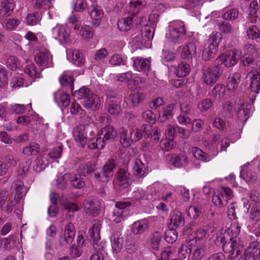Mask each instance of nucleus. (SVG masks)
Listing matches in <instances>:
<instances>
[{"label": "nucleus", "instance_id": "393cba45", "mask_svg": "<svg viewBox=\"0 0 260 260\" xmlns=\"http://www.w3.org/2000/svg\"><path fill=\"white\" fill-rule=\"evenodd\" d=\"M12 186L15 190V200L16 202H19L25 196L27 191V188L20 180L14 181Z\"/></svg>", "mask_w": 260, "mask_h": 260}, {"label": "nucleus", "instance_id": "a19ab883", "mask_svg": "<svg viewBox=\"0 0 260 260\" xmlns=\"http://www.w3.org/2000/svg\"><path fill=\"white\" fill-rule=\"evenodd\" d=\"M173 105H169L164 108L159 114L158 120L161 122H165L167 119L171 118L173 115Z\"/></svg>", "mask_w": 260, "mask_h": 260}, {"label": "nucleus", "instance_id": "f03ea898", "mask_svg": "<svg viewBox=\"0 0 260 260\" xmlns=\"http://www.w3.org/2000/svg\"><path fill=\"white\" fill-rule=\"evenodd\" d=\"M116 136L117 132L112 126H106L98 132L96 137L91 138L88 141V147L90 149H102L108 142L114 140Z\"/></svg>", "mask_w": 260, "mask_h": 260}, {"label": "nucleus", "instance_id": "c9c22d12", "mask_svg": "<svg viewBox=\"0 0 260 260\" xmlns=\"http://www.w3.org/2000/svg\"><path fill=\"white\" fill-rule=\"evenodd\" d=\"M241 75L239 73H235L228 79L226 87L228 90L233 91L237 89L240 82Z\"/></svg>", "mask_w": 260, "mask_h": 260}, {"label": "nucleus", "instance_id": "a878e982", "mask_svg": "<svg viewBox=\"0 0 260 260\" xmlns=\"http://www.w3.org/2000/svg\"><path fill=\"white\" fill-rule=\"evenodd\" d=\"M73 136L76 141L82 147H84L87 142L86 132L82 125H79L74 128Z\"/></svg>", "mask_w": 260, "mask_h": 260}, {"label": "nucleus", "instance_id": "c85d7f7f", "mask_svg": "<svg viewBox=\"0 0 260 260\" xmlns=\"http://www.w3.org/2000/svg\"><path fill=\"white\" fill-rule=\"evenodd\" d=\"M197 48L193 43H189L184 46L182 49L181 57L186 59H190L197 55Z\"/></svg>", "mask_w": 260, "mask_h": 260}, {"label": "nucleus", "instance_id": "f704fd0d", "mask_svg": "<svg viewBox=\"0 0 260 260\" xmlns=\"http://www.w3.org/2000/svg\"><path fill=\"white\" fill-rule=\"evenodd\" d=\"M218 49L214 47L212 45H209L205 43L202 53V58L203 60L207 61L212 58H214L216 55Z\"/></svg>", "mask_w": 260, "mask_h": 260}, {"label": "nucleus", "instance_id": "ea45409f", "mask_svg": "<svg viewBox=\"0 0 260 260\" xmlns=\"http://www.w3.org/2000/svg\"><path fill=\"white\" fill-rule=\"evenodd\" d=\"M212 202L216 207L221 208L226 206L228 202L227 197L222 192L215 194L213 196Z\"/></svg>", "mask_w": 260, "mask_h": 260}, {"label": "nucleus", "instance_id": "f3484780", "mask_svg": "<svg viewBox=\"0 0 260 260\" xmlns=\"http://www.w3.org/2000/svg\"><path fill=\"white\" fill-rule=\"evenodd\" d=\"M84 207L87 213L95 216L100 209L101 203L96 198H88L84 201Z\"/></svg>", "mask_w": 260, "mask_h": 260}, {"label": "nucleus", "instance_id": "e2e57ef3", "mask_svg": "<svg viewBox=\"0 0 260 260\" xmlns=\"http://www.w3.org/2000/svg\"><path fill=\"white\" fill-rule=\"evenodd\" d=\"M225 90V88L223 84H217L212 90V94L215 97L221 98L224 95Z\"/></svg>", "mask_w": 260, "mask_h": 260}, {"label": "nucleus", "instance_id": "6ab92c4d", "mask_svg": "<svg viewBox=\"0 0 260 260\" xmlns=\"http://www.w3.org/2000/svg\"><path fill=\"white\" fill-rule=\"evenodd\" d=\"M250 80V86L252 92L258 93L260 90V69L250 71L247 75Z\"/></svg>", "mask_w": 260, "mask_h": 260}, {"label": "nucleus", "instance_id": "f8f14e48", "mask_svg": "<svg viewBox=\"0 0 260 260\" xmlns=\"http://www.w3.org/2000/svg\"><path fill=\"white\" fill-rule=\"evenodd\" d=\"M117 166L115 159L111 158L108 159L103 167L102 171L100 172V177L101 180L99 181L106 182L113 176L114 169Z\"/></svg>", "mask_w": 260, "mask_h": 260}, {"label": "nucleus", "instance_id": "e433bc0d", "mask_svg": "<svg viewBox=\"0 0 260 260\" xmlns=\"http://www.w3.org/2000/svg\"><path fill=\"white\" fill-rule=\"evenodd\" d=\"M226 229L229 237L232 240L239 239L237 237L241 231V225L238 222H233L231 224L230 228Z\"/></svg>", "mask_w": 260, "mask_h": 260}, {"label": "nucleus", "instance_id": "4c0bfd02", "mask_svg": "<svg viewBox=\"0 0 260 260\" xmlns=\"http://www.w3.org/2000/svg\"><path fill=\"white\" fill-rule=\"evenodd\" d=\"M134 174L138 178H142L146 175L145 167L140 159H136L133 167Z\"/></svg>", "mask_w": 260, "mask_h": 260}, {"label": "nucleus", "instance_id": "c03bdc74", "mask_svg": "<svg viewBox=\"0 0 260 260\" xmlns=\"http://www.w3.org/2000/svg\"><path fill=\"white\" fill-rule=\"evenodd\" d=\"M190 71L189 65L185 62H182L178 66L176 70V74L178 77H183L187 76Z\"/></svg>", "mask_w": 260, "mask_h": 260}, {"label": "nucleus", "instance_id": "6e6552de", "mask_svg": "<svg viewBox=\"0 0 260 260\" xmlns=\"http://www.w3.org/2000/svg\"><path fill=\"white\" fill-rule=\"evenodd\" d=\"M131 205V203L125 201L118 202L113 210L112 218L116 223L123 221L128 215V212L126 208Z\"/></svg>", "mask_w": 260, "mask_h": 260}, {"label": "nucleus", "instance_id": "69168bd1", "mask_svg": "<svg viewBox=\"0 0 260 260\" xmlns=\"http://www.w3.org/2000/svg\"><path fill=\"white\" fill-rule=\"evenodd\" d=\"M205 254L206 250L205 247L202 246L198 247L193 252L192 260H201L205 256Z\"/></svg>", "mask_w": 260, "mask_h": 260}, {"label": "nucleus", "instance_id": "72a5a7b5", "mask_svg": "<svg viewBox=\"0 0 260 260\" xmlns=\"http://www.w3.org/2000/svg\"><path fill=\"white\" fill-rule=\"evenodd\" d=\"M120 142L124 147H128L133 143L131 129L128 131L124 127L119 129Z\"/></svg>", "mask_w": 260, "mask_h": 260}, {"label": "nucleus", "instance_id": "09e8293b", "mask_svg": "<svg viewBox=\"0 0 260 260\" xmlns=\"http://www.w3.org/2000/svg\"><path fill=\"white\" fill-rule=\"evenodd\" d=\"M202 212V207L201 205L191 206L187 210L188 216L190 218H197L201 214Z\"/></svg>", "mask_w": 260, "mask_h": 260}, {"label": "nucleus", "instance_id": "8fccbe9b", "mask_svg": "<svg viewBox=\"0 0 260 260\" xmlns=\"http://www.w3.org/2000/svg\"><path fill=\"white\" fill-rule=\"evenodd\" d=\"M72 61L77 66H82L84 62L82 53L78 50H74L72 53Z\"/></svg>", "mask_w": 260, "mask_h": 260}, {"label": "nucleus", "instance_id": "473e14b6", "mask_svg": "<svg viewBox=\"0 0 260 260\" xmlns=\"http://www.w3.org/2000/svg\"><path fill=\"white\" fill-rule=\"evenodd\" d=\"M151 129H152V126L150 124L143 125L142 126L141 129H131L132 142H137L139 141L143 136V131H144L146 135H150V133H147V131H150Z\"/></svg>", "mask_w": 260, "mask_h": 260}, {"label": "nucleus", "instance_id": "a211bd4d", "mask_svg": "<svg viewBox=\"0 0 260 260\" xmlns=\"http://www.w3.org/2000/svg\"><path fill=\"white\" fill-rule=\"evenodd\" d=\"M251 105L246 103H241L236 105L237 116L239 120L246 122L249 118L251 114Z\"/></svg>", "mask_w": 260, "mask_h": 260}, {"label": "nucleus", "instance_id": "0e129e2a", "mask_svg": "<svg viewBox=\"0 0 260 260\" xmlns=\"http://www.w3.org/2000/svg\"><path fill=\"white\" fill-rule=\"evenodd\" d=\"M248 38L254 40L260 38V30L255 25L250 26L247 31Z\"/></svg>", "mask_w": 260, "mask_h": 260}, {"label": "nucleus", "instance_id": "4468645a", "mask_svg": "<svg viewBox=\"0 0 260 260\" xmlns=\"http://www.w3.org/2000/svg\"><path fill=\"white\" fill-rule=\"evenodd\" d=\"M75 233L74 225L71 222H69L65 227L63 237L60 239V245L66 246L71 244L75 238Z\"/></svg>", "mask_w": 260, "mask_h": 260}, {"label": "nucleus", "instance_id": "79ce46f5", "mask_svg": "<svg viewBox=\"0 0 260 260\" xmlns=\"http://www.w3.org/2000/svg\"><path fill=\"white\" fill-rule=\"evenodd\" d=\"M20 21L18 19L10 18L6 19L3 21V27L7 30L11 31L15 29Z\"/></svg>", "mask_w": 260, "mask_h": 260}, {"label": "nucleus", "instance_id": "58836bf2", "mask_svg": "<svg viewBox=\"0 0 260 260\" xmlns=\"http://www.w3.org/2000/svg\"><path fill=\"white\" fill-rule=\"evenodd\" d=\"M41 71L38 70L33 63L26 65L24 69V72L29 77L32 78H40L41 77Z\"/></svg>", "mask_w": 260, "mask_h": 260}, {"label": "nucleus", "instance_id": "603ef678", "mask_svg": "<svg viewBox=\"0 0 260 260\" xmlns=\"http://www.w3.org/2000/svg\"><path fill=\"white\" fill-rule=\"evenodd\" d=\"M178 238V232L173 228L167 230L165 232V239L169 243H173Z\"/></svg>", "mask_w": 260, "mask_h": 260}, {"label": "nucleus", "instance_id": "864d4df0", "mask_svg": "<svg viewBox=\"0 0 260 260\" xmlns=\"http://www.w3.org/2000/svg\"><path fill=\"white\" fill-rule=\"evenodd\" d=\"M153 29L151 28L150 26L145 25L142 29L141 31V35L142 37L146 42L147 40L149 41L152 39L154 36Z\"/></svg>", "mask_w": 260, "mask_h": 260}, {"label": "nucleus", "instance_id": "0eeeda50", "mask_svg": "<svg viewBox=\"0 0 260 260\" xmlns=\"http://www.w3.org/2000/svg\"><path fill=\"white\" fill-rule=\"evenodd\" d=\"M240 57L237 50H231L219 55L215 60L216 64H223L226 67L230 68L237 64Z\"/></svg>", "mask_w": 260, "mask_h": 260}, {"label": "nucleus", "instance_id": "dca6fc26", "mask_svg": "<svg viewBox=\"0 0 260 260\" xmlns=\"http://www.w3.org/2000/svg\"><path fill=\"white\" fill-rule=\"evenodd\" d=\"M88 12L92 20V26L94 27L98 26L101 23V19L103 17L104 14L101 7L96 4H92L88 8Z\"/></svg>", "mask_w": 260, "mask_h": 260}, {"label": "nucleus", "instance_id": "bb28decb", "mask_svg": "<svg viewBox=\"0 0 260 260\" xmlns=\"http://www.w3.org/2000/svg\"><path fill=\"white\" fill-rule=\"evenodd\" d=\"M111 245L113 251L115 253H119L122 247L123 238L120 232H114L111 237Z\"/></svg>", "mask_w": 260, "mask_h": 260}, {"label": "nucleus", "instance_id": "4d7b16f0", "mask_svg": "<svg viewBox=\"0 0 260 260\" xmlns=\"http://www.w3.org/2000/svg\"><path fill=\"white\" fill-rule=\"evenodd\" d=\"M212 231L213 230L210 231L208 228L205 227L203 229H199L196 233L191 234V235H195L194 239H196L197 242V240H200L203 238L208 237Z\"/></svg>", "mask_w": 260, "mask_h": 260}, {"label": "nucleus", "instance_id": "de8ad7c7", "mask_svg": "<svg viewBox=\"0 0 260 260\" xmlns=\"http://www.w3.org/2000/svg\"><path fill=\"white\" fill-rule=\"evenodd\" d=\"M40 151L39 145L36 143H31L29 146L23 149V153L26 155H36Z\"/></svg>", "mask_w": 260, "mask_h": 260}, {"label": "nucleus", "instance_id": "7ed1b4c3", "mask_svg": "<svg viewBox=\"0 0 260 260\" xmlns=\"http://www.w3.org/2000/svg\"><path fill=\"white\" fill-rule=\"evenodd\" d=\"M74 95L78 99L83 100L82 104L85 108L94 111L100 107L101 101L99 96L86 87H83L76 91Z\"/></svg>", "mask_w": 260, "mask_h": 260}, {"label": "nucleus", "instance_id": "1a4fd4ad", "mask_svg": "<svg viewBox=\"0 0 260 260\" xmlns=\"http://www.w3.org/2000/svg\"><path fill=\"white\" fill-rule=\"evenodd\" d=\"M78 172L80 176L88 177L93 175L94 178L98 181L101 180L99 170L96 167L95 165L91 161L80 164L78 167Z\"/></svg>", "mask_w": 260, "mask_h": 260}, {"label": "nucleus", "instance_id": "a18cd8bd", "mask_svg": "<svg viewBox=\"0 0 260 260\" xmlns=\"http://www.w3.org/2000/svg\"><path fill=\"white\" fill-rule=\"evenodd\" d=\"M42 15L38 12L29 14L26 17V21L29 25H35L40 24Z\"/></svg>", "mask_w": 260, "mask_h": 260}, {"label": "nucleus", "instance_id": "2eb2a0df", "mask_svg": "<svg viewBox=\"0 0 260 260\" xmlns=\"http://www.w3.org/2000/svg\"><path fill=\"white\" fill-rule=\"evenodd\" d=\"M243 63L245 65H248L254 60L255 57L258 54V49L255 48L254 46L251 44H247L244 46L242 50Z\"/></svg>", "mask_w": 260, "mask_h": 260}, {"label": "nucleus", "instance_id": "cd10ccee", "mask_svg": "<svg viewBox=\"0 0 260 260\" xmlns=\"http://www.w3.org/2000/svg\"><path fill=\"white\" fill-rule=\"evenodd\" d=\"M59 82L63 87L67 88V91L72 93L74 89V77L64 72L59 78Z\"/></svg>", "mask_w": 260, "mask_h": 260}, {"label": "nucleus", "instance_id": "bf43d9fd", "mask_svg": "<svg viewBox=\"0 0 260 260\" xmlns=\"http://www.w3.org/2000/svg\"><path fill=\"white\" fill-rule=\"evenodd\" d=\"M176 145L174 139L166 138L161 140L160 142V146L161 149L166 151H169L172 150Z\"/></svg>", "mask_w": 260, "mask_h": 260}, {"label": "nucleus", "instance_id": "9b49d317", "mask_svg": "<svg viewBox=\"0 0 260 260\" xmlns=\"http://www.w3.org/2000/svg\"><path fill=\"white\" fill-rule=\"evenodd\" d=\"M35 60L37 64L39 65L41 71L46 68H50L53 66L52 56L49 51H41L35 56Z\"/></svg>", "mask_w": 260, "mask_h": 260}, {"label": "nucleus", "instance_id": "c756f323", "mask_svg": "<svg viewBox=\"0 0 260 260\" xmlns=\"http://www.w3.org/2000/svg\"><path fill=\"white\" fill-rule=\"evenodd\" d=\"M184 218L182 213L179 211H175L173 212L170 219L169 226L175 229L182 226L184 224Z\"/></svg>", "mask_w": 260, "mask_h": 260}, {"label": "nucleus", "instance_id": "2f4dec72", "mask_svg": "<svg viewBox=\"0 0 260 260\" xmlns=\"http://www.w3.org/2000/svg\"><path fill=\"white\" fill-rule=\"evenodd\" d=\"M240 12L238 8H224L222 10L221 18L226 21H233L238 18Z\"/></svg>", "mask_w": 260, "mask_h": 260}, {"label": "nucleus", "instance_id": "5701e85b", "mask_svg": "<svg viewBox=\"0 0 260 260\" xmlns=\"http://www.w3.org/2000/svg\"><path fill=\"white\" fill-rule=\"evenodd\" d=\"M168 161L175 167L180 168L186 166L188 160L187 157L183 154L180 153L177 155L171 154L167 156Z\"/></svg>", "mask_w": 260, "mask_h": 260}, {"label": "nucleus", "instance_id": "3c124183", "mask_svg": "<svg viewBox=\"0 0 260 260\" xmlns=\"http://www.w3.org/2000/svg\"><path fill=\"white\" fill-rule=\"evenodd\" d=\"M192 152L194 156L199 160L207 162L210 160L209 156L198 147H193Z\"/></svg>", "mask_w": 260, "mask_h": 260}, {"label": "nucleus", "instance_id": "052dcab7", "mask_svg": "<svg viewBox=\"0 0 260 260\" xmlns=\"http://www.w3.org/2000/svg\"><path fill=\"white\" fill-rule=\"evenodd\" d=\"M162 235L158 232H155L153 234L150 241V245L154 250H158L159 243L161 240Z\"/></svg>", "mask_w": 260, "mask_h": 260}, {"label": "nucleus", "instance_id": "5fc2aeb1", "mask_svg": "<svg viewBox=\"0 0 260 260\" xmlns=\"http://www.w3.org/2000/svg\"><path fill=\"white\" fill-rule=\"evenodd\" d=\"M221 113V115L224 117H232L233 115L232 103L229 101L226 102L223 105Z\"/></svg>", "mask_w": 260, "mask_h": 260}, {"label": "nucleus", "instance_id": "ddd939ff", "mask_svg": "<svg viewBox=\"0 0 260 260\" xmlns=\"http://www.w3.org/2000/svg\"><path fill=\"white\" fill-rule=\"evenodd\" d=\"M194 235H189L187 238L185 242L183 243L179 249V256L180 259L185 258L189 257L191 252L192 246H195L197 244L196 240L194 239Z\"/></svg>", "mask_w": 260, "mask_h": 260}, {"label": "nucleus", "instance_id": "b1692460", "mask_svg": "<svg viewBox=\"0 0 260 260\" xmlns=\"http://www.w3.org/2000/svg\"><path fill=\"white\" fill-rule=\"evenodd\" d=\"M135 17V14H131L119 19L117 22L119 30L123 32L130 30L134 26V19Z\"/></svg>", "mask_w": 260, "mask_h": 260}, {"label": "nucleus", "instance_id": "4be33fe9", "mask_svg": "<svg viewBox=\"0 0 260 260\" xmlns=\"http://www.w3.org/2000/svg\"><path fill=\"white\" fill-rule=\"evenodd\" d=\"M130 174L126 168H120L116 173L117 179L119 185L123 188H128L131 185Z\"/></svg>", "mask_w": 260, "mask_h": 260}, {"label": "nucleus", "instance_id": "338daca9", "mask_svg": "<svg viewBox=\"0 0 260 260\" xmlns=\"http://www.w3.org/2000/svg\"><path fill=\"white\" fill-rule=\"evenodd\" d=\"M108 55L107 50L105 48L100 49L95 51L94 55V61L98 62L104 59Z\"/></svg>", "mask_w": 260, "mask_h": 260}, {"label": "nucleus", "instance_id": "f257e3e1", "mask_svg": "<svg viewBox=\"0 0 260 260\" xmlns=\"http://www.w3.org/2000/svg\"><path fill=\"white\" fill-rule=\"evenodd\" d=\"M217 244L222 243V248L224 253L228 254V260H240L244 250L243 245L240 243L239 239L232 240L229 237L226 229H222L221 233L216 238Z\"/></svg>", "mask_w": 260, "mask_h": 260}, {"label": "nucleus", "instance_id": "423d86ee", "mask_svg": "<svg viewBox=\"0 0 260 260\" xmlns=\"http://www.w3.org/2000/svg\"><path fill=\"white\" fill-rule=\"evenodd\" d=\"M223 69L221 66L216 64L203 71L202 78L203 82L207 85H211L217 82L222 74Z\"/></svg>", "mask_w": 260, "mask_h": 260}, {"label": "nucleus", "instance_id": "6e6d98bb", "mask_svg": "<svg viewBox=\"0 0 260 260\" xmlns=\"http://www.w3.org/2000/svg\"><path fill=\"white\" fill-rule=\"evenodd\" d=\"M47 163L44 160L42 156H38L35 161L34 166V169L37 172H40L44 170L47 166Z\"/></svg>", "mask_w": 260, "mask_h": 260}, {"label": "nucleus", "instance_id": "774afa93", "mask_svg": "<svg viewBox=\"0 0 260 260\" xmlns=\"http://www.w3.org/2000/svg\"><path fill=\"white\" fill-rule=\"evenodd\" d=\"M87 4L85 0H76L74 3V8L75 11L83 12L87 8Z\"/></svg>", "mask_w": 260, "mask_h": 260}, {"label": "nucleus", "instance_id": "412c9836", "mask_svg": "<svg viewBox=\"0 0 260 260\" xmlns=\"http://www.w3.org/2000/svg\"><path fill=\"white\" fill-rule=\"evenodd\" d=\"M135 70L147 73L151 69V61L147 58L138 57L134 60Z\"/></svg>", "mask_w": 260, "mask_h": 260}, {"label": "nucleus", "instance_id": "9d476101", "mask_svg": "<svg viewBox=\"0 0 260 260\" xmlns=\"http://www.w3.org/2000/svg\"><path fill=\"white\" fill-rule=\"evenodd\" d=\"M71 29L67 25L57 24L52 29L54 38L61 44L68 43L70 40Z\"/></svg>", "mask_w": 260, "mask_h": 260}, {"label": "nucleus", "instance_id": "20e7f679", "mask_svg": "<svg viewBox=\"0 0 260 260\" xmlns=\"http://www.w3.org/2000/svg\"><path fill=\"white\" fill-rule=\"evenodd\" d=\"M186 29L183 21L175 20L169 22L166 37L174 43L180 44L183 42Z\"/></svg>", "mask_w": 260, "mask_h": 260}, {"label": "nucleus", "instance_id": "13d9d810", "mask_svg": "<svg viewBox=\"0 0 260 260\" xmlns=\"http://www.w3.org/2000/svg\"><path fill=\"white\" fill-rule=\"evenodd\" d=\"M219 30L223 34H231L233 32V27L229 22L224 20H222L219 22L218 24Z\"/></svg>", "mask_w": 260, "mask_h": 260}, {"label": "nucleus", "instance_id": "49530a36", "mask_svg": "<svg viewBox=\"0 0 260 260\" xmlns=\"http://www.w3.org/2000/svg\"><path fill=\"white\" fill-rule=\"evenodd\" d=\"M250 219L253 221L257 222L260 220V204L255 203L252 206L249 215Z\"/></svg>", "mask_w": 260, "mask_h": 260}, {"label": "nucleus", "instance_id": "aec40b11", "mask_svg": "<svg viewBox=\"0 0 260 260\" xmlns=\"http://www.w3.org/2000/svg\"><path fill=\"white\" fill-rule=\"evenodd\" d=\"M258 242H252L244 253L245 260H255L259 255Z\"/></svg>", "mask_w": 260, "mask_h": 260}, {"label": "nucleus", "instance_id": "680f3d73", "mask_svg": "<svg viewBox=\"0 0 260 260\" xmlns=\"http://www.w3.org/2000/svg\"><path fill=\"white\" fill-rule=\"evenodd\" d=\"M51 3L48 0H35L34 3V8L36 9L46 10L49 9Z\"/></svg>", "mask_w": 260, "mask_h": 260}, {"label": "nucleus", "instance_id": "7c9ffc66", "mask_svg": "<svg viewBox=\"0 0 260 260\" xmlns=\"http://www.w3.org/2000/svg\"><path fill=\"white\" fill-rule=\"evenodd\" d=\"M149 222L146 219L135 221L132 227V231L134 234L139 235L144 233L148 228Z\"/></svg>", "mask_w": 260, "mask_h": 260}, {"label": "nucleus", "instance_id": "39448f33", "mask_svg": "<svg viewBox=\"0 0 260 260\" xmlns=\"http://www.w3.org/2000/svg\"><path fill=\"white\" fill-rule=\"evenodd\" d=\"M91 224L88 235L92 240L93 248L96 251H104L106 244L105 242L101 240L100 236L101 222L98 220H93Z\"/></svg>", "mask_w": 260, "mask_h": 260}, {"label": "nucleus", "instance_id": "37998d69", "mask_svg": "<svg viewBox=\"0 0 260 260\" xmlns=\"http://www.w3.org/2000/svg\"><path fill=\"white\" fill-rule=\"evenodd\" d=\"M221 39V35L220 32L214 31L209 36L206 43L218 49L219 43Z\"/></svg>", "mask_w": 260, "mask_h": 260}]
</instances>
